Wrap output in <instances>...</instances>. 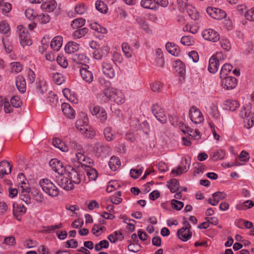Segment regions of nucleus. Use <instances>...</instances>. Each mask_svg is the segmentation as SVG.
Segmentation results:
<instances>
[{"label": "nucleus", "mask_w": 254, "mask_h": 254, "mask_svg": "<svg viewBox=\"0 0 254 254\" xmlns=\"http://www.w3.org/2000/svg\"><path fill=\"white\" fill-rule=\"evenodd\" d=\"M112 100H113L118 104H122L125 101V96L121 91L115 89V92L114 93Z\"/></svg>", "instance_id": "5701e85b"}, {"label": "nucleus", "mask_w": 254, "mask_h": 254, "mask_svg": "<svg viewBox=\"0 0 254 254\" xmlns=\"http://www.w3.org/2000/svg\"><path fill=\"white\" fill-rule=\"evenodd\" d=\"M181 42L185 46H191L194 44V41L192 37L189 36H183L181 39Z\"/></svg>", "instance_id": "49530a36"}, {"label": "nucleus", "mask_w": 254, "mask_h": 254, "mask_svg": "<svg viewBox=\"0 0 254 254\" xmlns=\"http://www.w3.org/2000/svg\"><path fill=\"white\" fill-rule=\"evenodd\" d=\"M209 113L210 115L212 116L215 119H216L219 116V112L217 109V107L212 104L211 106H210L209 110Z\"/></svg>", "instance_id": "0e129e2a"}, {"label": "nucleus", "mask_w": 254, "mask_h": 254, "mask_svg": "<svg viewBox=\"0 0 254 254\" xmlns=\"http://www.w3.org/2000/svg\"><path fill=\"white\" fill-rule=\"evenodd\" d=\"M221 82L222 86L227 89L230 90L234 88L237 85V79L234 77H223Z\"/></svg>", "instance_id": "f8f14e48"}, {"label": "nucleus", "mask_w": 254, "mask_h": 254, "mask_svg": "<svg viewBox=\"0 0 254 254\" xmlns=\"http://www.w3.org/2000/svg\"><path fill=\"white\" fill-rule=\"evenodd\" d=\"M16 85L18 90L21 93L26 91V81L24 77L21 75H18L15 80Z\"/></svg>", "instance_id": "412c9836"}, {"label": "nucleus", "mask_w": 254, "mask_h": 254, "mask_svg": "<svg viewBox=\"0 0 254 254\" xmlns=\"http://www.w3.org/2000/svg\"><path fill=\"white\" fill-rule=\"evenodd\" d=\"M251 112L250 111V106L247 105L243 107L240 113V116L242 118L247 119L249 118L251 115Z\"/></svg>", "instance_id": "79ce46f5"}, {"label": "nucleus", "mask_w": 254, "mask_h": 254, "mask_svg": "<svg viewBox=\"0 0 254 254\" xmlns=\"http://www.w3.org/2000/svg\"><path fill=\"white\" fill-rule=\"evenodd\" d=\"M88 32V29L86 27L79 29L75 31L73 36L75 39H79L85 36Z\"/></svg>", "instance_id": "f704fd0d"}, {"label": "nucleus", "mask_w": 254, "mask_h": 254, "mask_svg": "<svg viewBox=\"0 0 254 254\" xmlns=\"http://www.w3.org/2000/svg\"><path fill=\"white\" fill-rule=\"evenodd\" d=\"M226 197V194L223 192L217 191L212 194V198L216 203H218L220 200L224 199Z\"/></svg>", "instance_id": "8fccbe9b"}, {"label": "nucleus", "mask_w": 254, "mask_h": 254, "mask_svg": "<svg viewBox=\"0 0 254 254\" xmlns=\"http://www.w3.org/2000/svg\"><path fill=\"white\" fill-rule=\"evenodd\" d=\"M193 165L195 169L194 172L196 174L203 173L206 168L205 166L200 163H195Z\"/></svg>", "instance_id": "680f3d73"}, {"label": "nucleus", "mask_w": 254, "mask_h": 254, "mask_svg": "<svg viewBox=\"0 0 254 254\" xmlns=\"http://www.w3.org/2000/svg\"><path fill=\"white\" fill-rule=\"evenodd\" d=\"M102 70L103 73L110 78H113L115 76L113 65L109 62H104L102 63Z\"/></svg>", "instance_id": "4468645a"}, {"label": "nucleus", "mask_w": 254, "mask_h": 254, "mask_svg": "<svg viewBox=\"0 0 254 254\" xmlns=\"http://www.w3.org/2000/svg\"><path fill=\"white\" fill-rule=\"evenodd\" d=\"M122 192L120 191H117L115 195L110 197V200L112 203L118 204L122 201V198L120 197Z\"/></svg>", "instance_id": "de8ad7c7"}, {"label": "nucleus", "mask_w": 254, "mask_h": 254, "mask_svg": "<svg viewBox=\"0 0 254 254\" xmlns=\"http://www.w3.org/2000/svg\"><path fill=\"white\" fill-rule=\"evenodd\" d=\"M42 6L49 12H53L57 7V3L55 0H48L42 4Z\"/></svg>", "instance_id": "cd10ccee"}, {"label": "nucleus", "mask_w": 254, "mask_h": 254, "mask_svg": "<svg viewBox=\"0 0 254 254\" xmlns=\"http://www.w3.org/2000/svg\"><path fill=\"white\" fill-rule=\"evenodd\" d=\"M10 30L9 24L6 21H0V32L2 34H7Z\"/></svg>", "instance_id": "603ef678"}, {"label": "nucleus", "mask_w": 254, "mask_h": 254, "mask_svg": "<svg viewBox=\"0 0 254 254\" xmlns=\"http://www.w3.org/2000/svg\"><path fill=\"white\" fill-rule=\"evenodd\" d=\"M88 122V118L84 116L82 119L78 120L76 122L75 125L77 129L81 133L84 134L86 137L92 138L94 135V132L90 130Z\"/></svg>", "instance_id": "f03ea898"}, {"label": "nucleus", "mask_w": 254, "mask_h": 254, "mask_svg": "<svg viewBox=\"0 0 254 254\" xmlns=\"http://www.w3.org/2000/svg\"><path fill=\"white\" fill-rule=\"evenodd\" d=\"M113 61L116 64H121L123 61V58L120 53L114 52L113 54Z\"/></svg>", "instance_id": "bf43d9fd"}, {"label": "nucleus", "mask_w": 254, "mask_h": 254, "mask_svg": "<svg viewBox=\"0 0 254 254\" xmlns=\"http://www.w3.org/2000/svg\"><path fill=\"white\" fill-rule=\"evenodd\" d=\"M62 110L64 115L69 119H73L75 117V111L67 103H63L62 104Z\"/></svg>", "instance_id": "a211bd4d"}, {"label": "nucleus", "mask_w": 254, "mask_h": 254, "mask_svg": "<svg viewBox=\"0 0 254 254\" xmlns=\"http://www.w3.org/2000/svg\"><path fill=\"white\" fill-rule=\"evenodd\" d=\"M121 165V162L118 157L116 156H112L109 162V166L110 169L113 171H116V169L120 167Z\"/></svg>", "instance_id": "c756f323"}, {"label": "nucleus", "mask_w": 254, "mask_h": 254, "mask_svg": "<svg viewBox=\"0 0 254 254\" xmlns=\"http://www.w3.org/2000/svg\"><path fill=\"white\" fill-rule=\"evenodd\" d=\"M94 151L95 155L100 157L103 155L108 154L111 151V148L107 145L96 143L94 147Z\"/></svg>", "instance_id": "9d476101"}, {"label": "nucleus", "mask_w": 254, "mask_h": 254, "mask_svg": "<svg viewBox=\"0 0 254 254\" xmlns=\"http://www.w3.org/2000/svg\"><path fill=\"white\" fill-rule=\"evenodd\" d=\"M207 13L213 18L220 20L226 16V12L219 8L208 7L206 9Z\"/></svg>", "instance_id": "1a4fd4ad"}, {"label": "nucleus", "mask_w": 254, "mask_h": 254, "mask_svg": "<svg viewBox=\"0 0 254 254\" xmlns=\"http://www.w3.org/2000/svg\"><path fill=\"white\" fill-rule=\"evenodd\" d=\"M239 105L236 100H228L226 101L225 106L226 109L234 111L238 108Z\"/></svg>", "instance_id": "473e14b6"}, {"label": "nucleus", "mask_w": 254, "mask_h": 254, "mask_svg": "<svg viewBox=\"0 0 254 254\" xmlns=\"http://www.w3.org/2000/svg\"><path fill=\"white\" fill-rule=\"evenodd\" d=\"M95 6L96 9L103 13H106L107 12L108 8L104 3L100 0L96 2Z\"/></svg>", "instance_id": "a18cd8bd"}, {"label": "nucleus", "mask_w": 254, "mask_h": 254, "mask_svg": "<svg viewBox=\"0 0 254 254\" xmlns=\"http://www.w3.org/2000/svg\"><path fill=\"white\" fill-rule=\"evenodd\" d=\"M115 89L112 87H108L103 90L102 93L98 95V97L102 99L104 102L108 99L112 100Z\"/></svg>", "instance_id": "dca6fc26"}, {"label": "nucleus", "mask_w": 254, "mask_h": 254, "mask_svg": "<svg viewBox=\"0 0 254 254\" xmlns=\"http://www.w3.org/2000/svg\"><path fill=\"white\" fill-rule=\"evenodd\" d=\"M187 11L190 17L193 20H197L199 17L198 12L197 11L196 9L194 7H191L190 8H187Z\"/></svg>", "instance_id": "c03bdc74"}, {"label": "nucleus", "mask_w": 254, "mask_h": 254, "mask_svg": "<svg viewBox=\"0 0 254 254\" xmlns=\"http://www.w3.org/2000/svg\"><path fill=\"white\" fill-rule=\"evenodd\" d=\"M79 49V45L74 42H68L65 46V51L67 54H73Z\"/></svg>", "instance_id": "a878e982"}, {"label": "nucleus", "mask_w": 254, "mask_h": 254, "mask_svg": "<svg viewBox=\"0 0 254 254\" xmlns=\"http://www.w3.org/2000/svg\"><path fill=\"white\" fill-rule=\"evenodd\" d=\"M202 37L206 40L216 42L219 40V34L212 29H206L202 32Z\"/></svg>", "instance_id": "0eeeda50"}, {"label": "nucleus", "mask_w": 254, "mask_h": 254, "mask_svg": "<svg viewBox=\"0 0 254 254\" xmlns=\"http://www.w3.org/2000/svg\"><path fill=\"white\" fill-rule=\"evenodd\" d=\"M233 66L229 64H225L223 65L220 71V77L222 78L227 75L232 70Z\"/></svg>", "instance_id": "c9c22d12"}, {"label": "nucleus", "mask_w": 254, "mask_h": 254, "mask_svg": "<svg viewBox=\"0 0 254 254\" xmlns=\"http://www.w3.org/2000/svg\"><path fill=\"white\" fill-rule=\"evenodd\" d=\"M50 165L52 169L58 175L64 174L65 172V169L63 166V163L57 159H53L50 161Z\"/></svg>", "instance_id": "ddd939ff"}, {"label": "nucleus", "mask_w": 254, "mask_h": 254, "mask_svg": "<svg viewBox=\"0 0 254 254\" xmlns=\"http://www.w3.org/2000/svg\"><path fill=\"white\" fill-rule=\"evenodd\" d=\"M11 70L12 72L18 73L22 69V65L19 62H13L11 64Z\"/></svg>", "instance_id": "052dcab7"}, {"label": "nucleus", "mask_w": 254, "mask_h": 254, "mask_svg": "<svg viewBox=\"0 0 254 254\" xmlns=\"http://www.w3.org/2000/svg\"><path fill=\"white\" fill-rule=\"evenodd\" d=\"M3 43L6 52L7 53H10L13 49L11 42L8 38H5L3 39Z\"/></svg>", "instance_id": "6e6d98bb"}, {"label": "nucleus", "mask_w": 254, "mask_h": 254, "mask_svg": "<svg viewBox=\"0 0 254 254\" xmlns=\"http://www.w3.org/2000/svg\"><path fill=\"white\" fill-rule=\"evenodd\" d=\"M68 177L71 183L73 184H79L81 181V177L82 174L81 171H78L75 169L72 168L71 170L68 172Z\"/></svg>", "instance_id": "9b49d317"}, {"label": "nucleus", "mask_w": 254, "mask_h": 254, "mask_svg": "<svg viewBox=\"0 0 254 254\" xmlns=\"http://www.w3.org/2000/svg\"><path fill=\"white\" fill-rule=\"evenodd\" d=\"M62 37L60 36L55 37L51 42V47L55 51H59L62 45Z\"/></svg>", "instance_id": "bb28decb"}, {"label": "nucleus", "mask_w": 254, "mask_h": 254, "mask_svg": "<svg viewBox=\"0 0 254 254\" xmlns=\"http://www.w3.org/2000/svg\"><path fill=\"white\" fill-rule=\"evenodd\" d=\"M53 81L57 85L62 84L64 81V78L63 75L58 72H56L53 74Z\"/></svg>", "instance_id": "a19ab883"}, {"label": "nucleus", "mask_w": 254, "mask_h": 254, "mask_svg": "<svg viewBox=\"0 0 254 254\" xmlns=\"http://www.w3.org/2000/svg\"><path fill=\"white\" fill-rule=\"evenodd\" d=\"M85 23V20L82 18H79L73 20L71 24V26L73 29H77L83 26Z\"/></svg>", "instance_id": "e433bc0d"}, {"label": "nucleus", "mask_w": 254, "mask_h": 254, "mask_svg": "<svg viewBox=\"0 0 254 254\" xmlns=\"http://www.w3.org/2000/svg\"><path fill=\"white\" fill-rule=\"evenodd\" d=\"M39 184L42 190L49 196L56 197L59 194V189L49 179L46 178L40 180Z\"/></svg>", "instance_id": "f257e3e1"}, {"label": "nucleus", "mask_w": 254, "mask_h": 254, "mask_svg": "<svg viewBox=\"0 0 254 254\" xmlns=\"http://www.w3.org/2000/svg\"><path fill=\"white\" fill-rule=\"evenodd\" d=\"M221 47L225 51H229L231 49V44L227 39L222 38L220 41Z\"/></svg>", "instance_id": "864d4df0"}, {"label": "nucleus", "mask_w": 254, "mask_h": 254, "mask_svg": "<svg viewBox=\"0 0 254 254\" xmlns=\"http://www.w3.org/2000/svg\"><path fill=\"white\" fill-rule=\"evenodd\" d=\"M189 117L194 124H198L203 122V116L200 110L194 106H192L189 111Z\"/></svg>", "instance_id": "423d86ee"}, {"label": "nucleus", "mask_w": 254, "mask_h": 254, "mask_svg": "<svg viewBox=\"0 0 254 254\" xmlns=\"http://www.w3.org/2000/svg\"><path fill=\"white\" fill-rule=\"evenodd\" d=\"M12 165L6 161L0 162V177L3 178L5 175H8L11 172Z\"/></svg>", "instance_id": "f3484780"}, {"label": "nucleus", "mask_w": 254, "mask_h": 254, "mask_svg": "<svg viewBox=\"0 0 254 254\" xmlns=\"http://www.w3.org/2000/svg\"><path fill=\"white\" fill-rule=\"evenodd\" d=\"M177 235L179 239L186 242L191 237L192 233L188 227L184 226L178 231Z\"/></svg>", "instance_id": "2eb2a0df"}, {"label": "nucleus", "mask_w": 254, "mask_h": 254, "mask_svg": "<svg viewBox=\"0 0 254 254\" xmlns=\"http://www.w3.org/2000/svg\"><path fill=\"white\" fill-rule=\"evenodd\" d=\"M122 48L123 53L127 58H130L132 56V51L127 43H123L122 45Z\"/></svg>", "instance_id": "37998d69"}, {"label": "nucleus", "mask_w": 254, "mask_h": 254, "mask_svg": "<svg viewBox=\"0 0 254 254\" xmlns=\"http://www.w3.org/2000/svg\"><path fill=\"white\" fill-rule=\"evenodd\" d=\"M104 134L106 139L108 141H112L115 138V135L113 132L112 129L110 127L105 128Z\"/></svg>", "instance_id": "ea45409f"}, {"label": "nucleus", "mask_w": 254, "mask_h": 254, "mask_svg": "<svg viewBox=\"0 0 254 254\" xmlns=\"http://www.w3.org/2000/svg\"><path fill=\"white\" fill-rule=\"evenodd\" d=\"M86 175L89 181L95 180L97 178L98 174L97 171L93 168H89L86 171Z\"/></svg>", "instance_id": "09e8293b"}, {"label": "nucleus", "mask_w": 254, "mask_h": 254, "mask_svg": "<svg viewBox=\"0 0 254 254\" xmlns=\"http://www.w3.org/2000/svg\"><path fill=\"white\" fill-rule=\"evenodd\" d=\"M172 207L177 210H180L184 206V203L182 201L173 199L171 201Z\"/></svg>", "instance_id": "e2e57ef3"}, {"label": "nucleus", "mask_w": 254, "mask_h": 254, "mask_svg": "<svg viewBox=\"0 0 254 254\" xmlns=\"http://www.w3.org/2000/svg\"><path fill=\"white\" fill-rule=\"evenodd\" d=\"M140 4L145 8L154 10L158 8V6L156 5V0H142Z\"/></svg>", "instance_id": "393cba45"}, {"label": "nucleus", "mask_w": 254, "mask_h": 254, "mask_svg": "<svg viewBox=\"0 0 254 254\" xmlns=\"http://www.w3.org/2000/svg\"><path fill=\"white\" fill-rule=\"evenodd\" d=\"M254 206V203L252 200H246L243 204L237 205L236 208L238 210H245Z\"/></svg>", "instance_id": "4c0bfd02"}, {"label": "nucleus", "mask_w": 254, "mask_h": 254, "mask_svg": "<svg viewBox=\"0 0 254 254\" xmlns=\"http://www.w3.org/2000/svg\"><path fill=\"white\" fill-rule=\"evenodd\" d=\"M19 33V38L21 45L24 47L32 44V41L30 39V36L28 30L22 25H19L17 27Z\"/></svg>", "instance_id": "7ed1b4c3"}, {"label": "nucleus", "mask_w": 254, "mask_h": 254, "mask_svg": "<svg viewBox=\"0 0 254 254\" xmlns=\"http://www.w3.org/2000/svg\"><path fill=\"white\" fill-rule=\"evenodd\" d=\"M64 174H60L56 177V182L59 186L66 190H70L74 188L73 185L68 177H66L63 175Z\"/></svg>", "instance_id": "20e7f679"}, {"label": "nucleus", "mask_w": 254, "mask_h": 254, "mask_svg": "<svg viewBox=\"0 0 254 254\" xmlns=\"http://www.w3.org/2000/svg\"><path fill=\"white\" fill-rule=\"evenodd\" d=\"M29 189H26L25 190L23 188L20 194V199L27 204L31 203V198L29 194Z\"/></svg>", "instance_id": "2f4dec72"}, {"label": "nucleus", "mask_w": 254, "mask_h": 254, "mask_svg": "<svg viewBox=\"0 0 254 254\" xmlns=\"http://www.w3.org/2000/svg\"><path fill=\"white\" fill-rule=\"evenodd\" d=\"M106 230V228L104 226L100 227L99 224H95L92 229V232L96 236H99L100 234L99 233L100 231H103Z\"/></svg>", "instance_id": "69168bd1"}, {"label": "nucleus", "mask_w": 254, "mask_h": 254, "mask_svg": "<svg viewBox=\"0 0 254 254\" xmlns=\"http://www.w3.org/2000/svg\"><path fill=\"white\" fill-rule=\"evenodd\" d=\"M219 66V61L217 58L212 57L209 61L208 69L210 72L214 73L218 69Z\"/></svg>", "instance_id": "6ab92c4d"}, {"label": "nucleus", "mask_w": 254, "mask_h": 254, "mask_svg": "<svg viewBox=\"0 0 254 254\" xmlns=\"http://www.w3.org/2000/svg\"><path fill=\"white\" fill-rule=\"evenodd\" d=\"M136 21L140 27L142 28V29L144 30L146 33H150L151 32V30L149 28L148 24L144 19L140 17H137L136 18Z\"/></svg>", "instance_id": "7c9ffc66"}, {"label": "nucleus", "mask_w": 254, "mask_h": 254, "mask_svg": "<svg viewBox=\"0 0 254 254\" xmlns=\"http://www.w3.org/2000/svg\"><path fill=\"white\" fill-rule=\"evenodd\" d=\"M53 144L55 147L59 148L63 152H67L68 151V146L60 138H54L53 140Z\"/></svg>", "instance_id": "b1692460"}, {"label": "nucleus", "mask_w": 254, "mask_h": 254, "mask_svg": "<svg viewBox=\"0 0 254 254\" xmlns=\"http://www.w3.org/2000/svg\"><path fill=\"white\" fill-rule=\"evenodd\" d=\"M226 155L225 151L222 149L218 150L214 152L211 155L210 157L214 161H216L219 160H222L225 158Z\"/></svg>", "instance_id": "c85d7f7f"}, {"label": "nucleus", "mask_w": 254, "mask_h": 254, "mask_svg": "<svg viewBox=\"0 0 254 254\" xmlns=\"http://www.w3.org/2000/svg\"><path fill=\"white\" fill-rule=\"evenodd\" d=\"M151 111L156 119L162 124L167 122V117L164 110L158 104H153L151 107Z\"/></svg>", "instance_id": "39448f33"}, {"label": "nucleus", "mask_w": 254, "mask_h": 254, "mask_svg": "<svg viewBox=\"0 0 254 254\" xmlns=\"http://www.w3.org/2000/svg\"><path fill=\"white\" fill-rule=\"evenodd\" d=\"M167 51L175 56H178L180 54V50L178 46L173 43H167L166 44Z\"/></svg>", "instance_id": "4be33fe9"}, {"label": "nucleus", "mask_w": 254, "mask_h": 254, "mask_svg": "<svg viewBox=\"0 0 254 254\" xmlns=\"http://www.w3.org/2000/svg\"><path fill=\"white\" fill-rule=\"evenodd\" d=\"M71 58L75 64H81L83 66L86 65L85 63L88 60L86 56L82 54H73Z\"/></svg>", "instance_id": "aec40b11"}, {"label": "nucleus", "mask_w": 254, "mask_h": 254, "mask_svg": "<svg viewBox=\"0 0 254 254\" xmlns=\"http://www.w3.org/2000/svg\"><path fill=\"white\" fill-rule=\"evenodd\" d=\"M36 87L41 94H43L48 89L47 85L44 81H39L37 83Z\"/></svg>", "instance_id": "4d7b16f0"}, {"label": "nucleus", "mask_w": 254, "mask_h": 254, "mask_svg": "<svg viewBox=\"0 0 254 254\" xmlns=\"http://www.w3.org/2000/svg\"><path fill=\"white\" fill-rule=\"evenodd\" d=\"M91 27L92 29L97 31L99 33L105 34L107 32V30L96 23L91 24Z\"/></svg>", "instance_id": "3c124183"}, {"label": "nucleus", "mask_w": 254, "mask_h": 254, "mask_svg": "<svg viewBox=\"0 0 254 254\" xmlns=\"http://www.w3.org/2000/svg\"><path fill=\"white\" fill-rule=\"evenodd\" d=\"M190 165L189 164L187 167L186 166L184 167L181 166L177 167L176 169L174 168L172 170L171 173L172 174H176L177 176H179L184 172H187L189 169Z\"/></svg>", "instance_id": "58836bf2"}, {"label": "nucleus", "mask_w": 254, "mask_h": 254, "mask_svg": "<svg viewBox=\"0 0 254 254\" xmlns=\"http://www.w3.org/2000/svg\"><path fill=\"white\" fill-rule=\"evenodd\" d=\"M168 188L172 192H175L179 190L180 184L178 181L176 179H172L170 180Z\"/></svg>", "instance_id": "72a5a7b5"}, {"label": "nucleus", "mask_w": 254, "mask_h": 254, "mask_svg": "<svg viewBox=\"0 0 254 254\" xmlns=\"http://www.w3.org/2000/svg\"><path fill=\"white\" fill-rule=\"evenodd\" d=\"M10 103L11 105L15 108H19L22 105V102L17 96H14L11 98Z\"/></svg>", "instance_id": "5fc2aeb1"}, {"label": "nucleus", "mask_w": 254, "mask_h": 254, "mask_svg": "<svg viewBox=\"0 0 254 254\" xmlns=\"http://www.w3.org/2000/svg\"><path fill=\"white\" fill-rule=\"evenodd\" d=\"M246 123L247 124V128H250L254 125V113H251L249 118L246 119Z\"/></svg>", "instance_id": "338daca9"}, {"label": "nucleus", "mask_w": 254, "mask_h": 254, "mask_svg": "<svg viewBox=\"0 0 254 254\" xmlns=\"http://www.w3.org/2000/svg\"><path fill=\"white\" fill-rule=\"evenodd\" d=\"M80 73L82 79L87 83H91L94 79V75L92 72L89 70L88 65L80 67Z\"/></svg>", "instance_id": "6e6552de"}, {"label": "nucleus", "mask_w": 254, "mask_h": 254, "mask_svg": "<svg viewBox=\"0 0 254 254\" xmlns=\"http://www.w3.org/2000/svg\"><path fill=\"white\" fill-rule=\"evenodd\" d=\"M70 92L71 91L68 88H64L63 90V93L64 97L69 101L73 102L75 100V97Z\"/></svg>", "instance_id": "13d9d810"}, {"label": "nucleus", "mask_w": 254, "mask_h": 254, "mask_svg": "<svg viewBox=\"0 0 254 254\" xmlns=\"http://www.w3.org/2000/svg\"><path fill=\"white\" fill-rule=\"evenodd\" d=\"M245 16L250 21H254V7L248 10L245 14Z\"/></svg>", "instance_id": "774afa93"}]
</instances>
